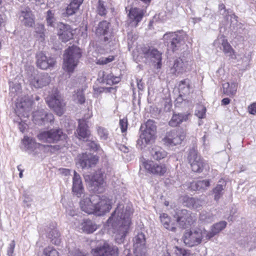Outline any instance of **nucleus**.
Masks as SVG:
<instances>
[{
    "label": "nucleus",
    "instance_id": "obj_1",
    "mask_svg": "<svg viewBox=\"0 0 256 256\" xmlns=\"http://www.w3.org/2000/svg\"><path fill=\"white\" fill-rule=\"evenodd\" d=\"M124 207L119 204L106 222L108 226L112 228L115 241L118 244L124 243L132 224L131 213Z\"/></svg>",
    "mask_w": 256,
    "mask_h": 256
},
{
    "label": "nucleus",
    "instance_id": "obj_2",
    "mask_svg": "<svg viewBox=\"0 0 256 256\" xmlns=\"http://www.w3.org/2000/svg\"><path fill=\"white\" fill-rule=\"evenodd\" d=\"M82 56V50L76 46L66 48L63 55V69L69 74H72L80 62Z\"/></svg>",
    "mask_w": 256,
    "mask_h": 256
},
{
    "label": "nucleus",
    "instance_id": "obj_3",
    "mask_svg": "<svg viewBox=\"0 0 256 256\" xmlns=\"http://www.w3.org/2000/svg\"><path fill=\"white\" fill-rule=\"evenodd\" d=\"M188 161L192 171L194 172H202L208 165L200 155L198 154L196 144H194L192 146L189 150Z\"/></svg>",
    "mask_w": 256,
    "mask_h": 256
},
{
    "label": "nucleus",
    "instance_id": "obj_4",
    "mask_svg": "<svg viewBox=\"0 0 256 256\" xmlns=\"http://www.w3.org/2000/svg\"><path fill=\"white\" fill-rule=\"evenodd\" d=\"M206 232L200 228L186 230L182 237L184 242L190 247L196 246L202 242Z\"/></svg>",
    "mask_w": 256,
    "mask_h": 256
},
{
    "label": "nucleus",
    "instance_id": "obj_5",
    "mask_svg": "<svg viewBox=\"0 0 256 256\" xmlns=\"http://www.w3.org/2000/svg\"><path fill=\"white\" fill-rule=\"evenodd\" d=\"M142 165L148 172L156 176H164L168 172V166L165 163L144 159Z\"/></svg>",
    "mask_w": 256,
    "mask_h": 256
},
{
    "label": "nucleus",
    "instance_id": "obj_6",
    "mask_svg": "<svg viewBox=\"0 0 256 256\" xmlns=\"http://www.w3.org/2000/svg\"><path fill=\"white\" fill-rule=\"evenodd\" d=\"M164 38L167 43L168 50L175 52L180 50L185 44L184 36L176 32H168L164 35Z\"/></svg>",
    "mask_w": 256,
    "mask_h": 256
},
{
    "label": "nucleus",
    "instance_id": "obj_7",
    "mask_svg": "<svg viewBox=\"0 0 256 256\" xmlns=\"http://www.w3.org/2000/svg\"><path fill=\"white\" fill-rule=\"evenodd\" d=\"M46 100L49 107L57 115L61 116L64 114L65 111L66 104L62 99L57 90H56L54 95L48 96Z\"/></svg>",
    "mask_w": 256,
    "mask_h": 256
},
{
    "label": "nucleus",
    "instance_id": "obj_8",
    "mask_svg": "<svg viewBox=\"0 0 256 256\" xmlns=\"http://www.w3.org/2000/svg\"><path fill=\"white\" fill-rule=\"evenodd\" d=\"M37 137L40 140L44 142L55 143L62 138H66L67 136L64 134L61 129H51L41 132Z\"/></svg>",
    "mask_w": 256,
    "mask_h": 256
},
{
    "label": "nucleus",
    "instance_id": "obj_9",
    "mask_svg": "<svg viewBox=\"0 0 256 256\" xmlns=\"http://www.w3.org/2000/svg\"><path fill=\"white\" fill-rule=\"evenodd\" d=\"M186 138V133L179 129L173 130L166 133L162 139L164 144L167 146H174L182 144Z\"/></svg>",
    "mask_w": 256,
    "mask_h": 256
},
{
    "label": "nucleus",
    "instance_id": "obj_10",
    "mask_svg": "<svg viewBox=\"0 0 256 256\" xmlns=\"http://www.w3.org/2000/svg\"><path fill=\"white\" fill-rule=\"evenodd\" d=\"M174 218L177 222L184 228L193 225L196 220L195 216L186 210L178 211L174 215Z\"/></svg>",
    "mask_w": 256,
    "mask_h": 256
},
{
    "label": "nucleus",
    "instance_id": "obj_11",
    "mask_svg": "<svg viewBox=\"0 0 256 256\" xmlns=\"http://www.w3.org/2000/svg\"><path fill=\"white\" fill-rule=\"evenodd\" d=\"M86 182H87L89 185L93 188L92 190L94 191L100 192L99 190L103 188L104 183V173L100 170L96 171L93 175H86L84 176Z\"/></svg>",
    "mask_w": 256,
    "mask_h": 256
},
{
    "label": "nucleus",
    "instance_id": "obj_12",
    "mask_svg": "<svg viewBox=\"0 0 256 256\" xmlns=\"http://www.w3.org/2000/svg\"><path fill=\"white\" fill-rule=\"evenodd\" d=\"M91 252L93 256H118V249L116 246L104 242L102 246L92 249Z\"/></svg>",
    "mask_w": 256,
    "mask_h": 256
},
{
    "label": "nucleus",
    "instance_id": "obj_13",
    "mask_svg": "<svg viewBox=\"0 0 256 256\" xmlns=\"http://www.w3.org/2000/svg\"><path fill=\"white\" fill-rule=\"evenodd\" d=\"M36 58L37 67L44 70L52 68L56 62L55 58L50 56H47L42 52L36 54Z\"/></svg>",
    "mask_w": 256,
    "mask_h": 256
},
{
    "label": "nucleus",
    "instance_id": "obj_14",
    "mask_svg": "<svg viewBox=\"0 0 256 256\" xmlns=\"http://www.w3.org/2000/svg\"><path fill=\"white\" fill-rule=\"evenodd\" d=\"M74 134L79 140L88 141L91 136V132L86 120L84 118L78 120V126Z\"/></svg>",
    "mask_w": 256,
    "mask_h": 256
},
{
    "label": "nucleus",
    "instance_id": "obj_15",
    "mask_svg": "<svg viewBox=\"0 0 256 256\" xmlns=\"http://www.w3.org/2000/svg\"><path fill=\"white\" fill-rule=\"evenodd\" d=\"M146 11L137 7L131 8L128 14L130 24L137 27L144 17Z\"/></svg>",
    "mask_w": 256,
    "mask_h": 256
},
{
    "label": "nucleus",
    "instance_id": "obj_16",
    "mask_svg": "<svg viewBox=\"0 0 256 256\" xmlns=\"http://www.w3.org/2000/svg\"><path fill=\"white\" fill-rule=\"evenodd\" d=\"M112 201L106 196L100 197L96 202V212L98 216H102L108 212L112 209Z\"/></svg>",
    "mask_w": 256,
    "mask_h": 256
},
{
    "label": "nucleus",
    "instance_id": "obj_17",
    "mask_svg": "<svg viewBox=\"0 0 256 256\" xmlns=\"http://www.w3.org/2000/svg\"><path fill=\"white\" fill-rule=\"evenodd\" d=\"M54 120L53 114L46 112L44 110H38L33 112L32 121L36 124L42 125L46 122H54Z\"/></svg>",
    "mask_w": 256,
    "mask_h": 256
},
{
    "label": "nucleus",
    "instance_id": "obj_18",
    "mask_svg": "<svg viewBox=\"0 0 256 256\" xmlns=\"http://www.w3.org/2000/svg\"><path fill=\"white\" fill-rule=\"evenodd\" d=\"M98 196H92L90 198H86L80 202V206L82 210L88 214H95L96 212V202Z\"/></svg>",
    "mask_w": 256,
    "mask_h": 256
},
{
    "label": "nucleus",
    "instance_id": "obj_19",
    "mask_svg": "<svg viewBox=\"0 0 256 256\" xmlns=\"http://www.w3.org/2000/svg\"><path fill=\"white\" fill-rule=\"evenodd\" d=\"M134 253L136 256H146V238L144 234H138L135 238L134 244Z\"/></svg>",
    "mask_w": 256,
    "mask_h": 256
},
{
    "label": "nucleus",
    "instance_id": "obj_20",
    "mask_svg": "<svg viewBox=\"0 0 256 256\" xmlns=\"http://www.w3.org/2000/svg\"><path fill=\"white\" fill-rule=\"evenodd\" d=\"M57 34L59 39L65 42L72 39L74 36L70 26L62 22L58 24Z\"/></svg>",
    "mask_w": 256,
    "mask_h": 256
},
{
    "label": "nucleus",
    "instance_id": "obj_21",
    "mask_svg": "<svg viewBox=\"0 0 256 256\" xmlns=\"http://www.w3.org/2000/svg\"><path fill=\"white\" fill-rule=\"evenodd\" d=\"M142 52L146 58H154L157 61L156 68H160L162 66V54L156 48H151L149 46H144L142 48Z\"/></svg>",
    "mask_w": 256,
    "mask_h": 256
},
{
    "label": "nucleus",
    "instance_id": "obj_22",
    "mask_svg": "<svg viewBox=\"0 0 256 256\" xmlns=\"http://www.w3.org/2000/svg\"><path fill=\"white\" fill-rule=\"evenodd\" d=\"M98 162V157L90 154H82L78 159V164L82 168L94 166Z\"/></svg>",
    "mask_w": 256,
    "mask_h": 256
},
{
    "label": "nucleus",
    "instance_id": "obj_23",
    "mask_svg": "<svg viewBox=\"0 0 256 256\" xmlns=\"http://www.w3.org/2000/svg\"><path fill=\"white\" fill-rule=\"evenodd\" d=\"M50 78L46 73H41L35 76L30 82L31 84L36 88H42L48 85Z\"/></svg>",
    "mask_w": 256,
    "mask_h": 256
},
{
    "label": "nucleus",
    "instance_id": "obj_24",
    "mask_svg": "<svg viewBox=\"0 0 256 256\" xmlns=\"http://www.w3.org/2000/svg\"><path fill=\"white\" fill-rule=\"evenodd\" d=\"M72 190L74 194L78 198L81 196L84 191L80 176L76 171L72 179Z\"/></svg>",
    "mask_w": 256,
    "mask_h": 256
},
{
    "label": "nucleus",
    "instance_id": "obj_25",
    "mask_svg": "<svg viewBox=\"0 0 256 256\" xmlns=\"http://www.w3.org/2000/svg\"><path fill=\"white\" fill-rule=\"evenodd\" d=\"M156 132L142 130L140 138L137 140V144L140 146L141 148L144 144V142L146 144H148L150 142H154L156 138Z\"/></svg>",
    "mask_w": 256,
    "mask_h": 256
},
{
    "label": "nucleus",
    "instance_id": "obj_26",
    "mask_svg": "<svg viewBox=\"0 0 256 256\" xmlns=\"http://www.w3.org/2000/svg\"><path fill=\"white\" fill-rule=\"evenodd\" d=\"M187 62H184L182 59L178 58L174 61L173 66L171 68L172 73L174 74H182L186 72L188 67Z\"/></svg>",
    "mask_w": 256,
    "mask_h": 256
},
{
    "label": "nucleus",
    "instance_id": "obj_27",
    "mask_svg": "<svg viewBox=\"0 0 256 256\" xmlns=\"http://www.w3.org/2000/svg\"><path fill=\"white\" fill-rule=\"evenodd\" d=\"M189 116L190 114H174L168 122V124L171 127L178 126L182 122L188 120Z\"/></svg>",
    "mask_w": 256,
    "mask_h": 256
},
{
    "label": "nucleus",
    "instance_id": "obj_28",
    "mask_svg": "<svg viewBox=\"0 0 256 256\" xmlns=\"http://www.w3.org/2000/svg\"><path fill=\"white\" fill-rule=\"evenodd\" d=\"M181 198L183 204L188 208L196 210L202 206V202L198 198L190 197L187 195L183 196Z\"/></svg>",
    "mask_w": 256,
    "mask_h": 256
},
{
    "label": "nucleus",
    "instance_id": "obj_29",
    "mask_svg": "<svg viewBox=\"0 0 256 256\" xmlns=\"http://www.w3.org/2000/svg\"><path fill=\"white\" fill-rule=\"evenodd\" d=\"M21 16L23 17L22 21L26 26L32 27L34 24V18L30 8L21 12Z\"/></svg>",
    "mask_w": 256,
    "mask_h": 256
},
{
    "label": "nucleus",
    "instance_id": "obj_30",
    "mask_svg": "<svg viewBox=\"0 0 256 256\" xmlns=\"http://www.w3.org/2000/svg\"><path fill=\"white\" fill-rule=\"evenodd\" d=\"M223 93L230 96H234L236 93L238 84L236 82H226L222 84Z\"/></svg>",
    "mask_w": 256,
    "mask_h": 256
},
{
    "label": "nucleus",
    "instance_id": "obj_31",
    "mask_svg": "<svg viewBox=\"0 0 256 256\" xmlns=\"http://www.w3.org/2000/svg\"><path fill=\"white\" fill-rule=\"evenodd\" d=\"M226 222L224 221H221L214 224L212 228L211 232H206V239L210 240L212 238L214 235L224 230L226 227Z\"/></svg>",
    "mask_w": 256,
    "mask_h": 256
},
{
    "label": "nucleus",
    "instance_id": "obj_32",
    "mask_svg": "<svg viewBox=\"0 0 256 256\" xmlns=\"http://www.w3.org/2000/svg\"><path fill=\"white\" fill-rule=\"evenodd\" d=\"M160 221L164 226L167 230L175 232L176 230V224L174 222H172L170 218L166 214L162 213L160 216Z\"/></svg>",
    "mask_w": 256,
    "mask_h": 256
},
{
    "label": "nucleus",
    "instance_id": "obj_33",
    "mask_svg": "<svg viewBox=\"0 0 256 256\" xmlns=\"http://www.w3.org/2000/svg\"><path fill=\"white\" fill-rule=\"evenodd\" d=\"M151 155L154 160L160 161L167 156L168 152L162 148L155 146L152 150Z\"/></svg>",
    "mask_w": 256,
    "mask_h": 256
},
{
    "label": "nucleus",
    "instance_id": "obj_34",
    "mask_svg": "<svg viewBox=\"0 0 256 256\" xmlns=\"http://www.w3.org/2000/svg\"><path fill=\"white\" fill-rule=\"evenodd\" d=\"M110 26V22L106 20H102L96 28V34L98 36L106 35L108 32Z\"/></svg>",
    "mask_w": 256,
    "mask_h": 256
},
{
    "label": "nucleus",
    "instance_id": "obj_35",
    "mask_svg": "<svg viewBox=\"0 0 256 256\" xmlns=\"http://www.w3.org/2000/svg\"><path fill=\"white\" fill-rule=\"evenodd\" d=\"M210 186V182L208 180L193 182L190 184V188L193 190H200L206 189Z\"/></svg>",
    "mask_w": 256,
    "mask_h": 256
},
{
    "label": "nucleus",
    "instance_id": "obj_36",
    "mask_svg": "<svg viewBox=\"0 0 256 256\" xmlns=\"http://www.w3.org/2000/svg\"><path fill=\"white\" fill-rule=\"evenodd\" d=\"M82 229L87 234L94 232L98 229V226L90 220H84L82 222Z\"/></svg>",
    "mask_w": 256,
    "mask_h": 256
},
{
    "label": "nucleus",
    "instance_id": "obj_37",
    "mask_svg": "<svg viewBox=\"0 0 256 256\" xmlns=\"http://www.w3.org/2000/svg\"><path fill=\"white\" fill-rule=\"evenodd\" d=\"M190 80L186 78L180 80L178 85V89L180 96L186 95L190 92Z\"/></svg>",
    "mask_w": 256,
    "mask_h": 256
},
{
    "label": "nucleus",
    "instance_id": "obj_38",
    "mask_svg": "<svg viewBox=\"0 0 256 256\" xmlns=\"http://www.w3.org/2000/svg\"><path fill=\"white\" fill-rule=\"evenodd\" d=\"M218 182H222V184H218L212 190L214 194V199L216 201H218L222 196L223 194L222 190L226 185V183L223 179L220 180Z\"/></svg>",
    "mask_w": 256,
    "mask_h": 256
},
{
    "label": "nucleus",
    "instance_id": "obj_39",
    "mask_svg": "<svg viewBox=\"0 0 256 256\" xmlns=\"http://www.w3.org/2000/svg\"><path fill=\"white\" fill-rule=\"evenodd\" d=\"M22 143L27 150H34L37 146H40V144L37 143L35 140L25 136L22 140Z\"/></svg>",
    "mask_w": 256,
    "mask_h": 256
},
{
    "label": "nucleus",
    "instance_id": "obj_40",
    "mask_svg": "<svg viewBox=\"0 0 256 256\" xmlns=\"http://www.w3.org/2000/svg\"><path fill=\"white\" fill-rule=\"evenodd\" d=\"M28 100H26L23 98H21L20 100H18L16 104V112L19 116L22 112H25L26 108L28 106Z\"/></svg>",
    "mask_w": 256,
    "mask_h": 256
},
{
    "label": "nucleus",
    "instance_id": "obj_41",
    "mask_svg": "<svg viewBox=\"0 0 256 256\" xmlns=\"http://www.w3.org/2000/svg\"><path fill=\"white\" fill-rule=\"evenodd\" d=\"M102 78L104 82L109 85L116 84L120 80V77L114 76L112 73L106 75L104 74Z\"/></svg>",
    "mask_w": 256,
    "mask_h": 256
},
{
    "label": "nucleus",
    "instance_id": "obj_42",
    "mask_svg": "<svg viewBox=\"0 0 256 256\" xmlns=\"http://www.w3.org/2000/svg\"><path fill=\"white\" fill-rule=\"evenodd\" d=\"M222 46L223 52L226 54H228L232 58H236L235 51L232 48L230 44L228 43L226 39L222 40Z\"/></svg>",
    "mask_w": 256,
    "mask_h": 256
},
{
    "label": "nucleus",
    "instance_id": "obj_43",
    "mask_svg": "<svg viewBox=\"0 0 256 256\" xmlns=\"http://www.w3.org/2000/svg\"><path fill=\"white\" fill-rule=\"evenodd\" d=\"M144 129L143 130L152 132L156 133L157 127L156 125V122L154 120H148L143 126H141V128Z\"/></svg>",
    "mask_w": 256,
    "mask_h": 256
},
{
    "label": "nucleus",
    "instance_id": "obj_44",
    "mask_svg": "<svg viewBox=\"0 0 256 256\" xmlns=\"http://www.w3.org/2000/svg\"><path fill=\"white\" fill-rule=\"evenodd\" d=\"M80 4L72 0L66 8V13L68 16H71L75 14L79 9Z\"/></svg>",
    "mask_w": 256,
    "mask_h": 256
},
{
    "label": "nucleus",
    "instance_id": "obj_45",
    "mask_svg": "<svg viewBox=\"0 0 256 256\" xmlns=\"http://www.w3.org/2000/svg\"><path fill=\"white\" fill-rule=\"evenodd\" d=\"M96 12L98 15L102 16H104L106 15L107 10L105 5V2L104 1L98 0L96 6Z\"/></svg>",
    "mask_w": 256,
    "mask_h": 256
},
{
    "label": "nucleus",
    "instance_id": "obj_46",
    "mask_svg": "<svg viewBox=\"0 0 256 256\" xmlns=\"http://www.w3.org/2000/svg\"><path fill=\"white\" fill-rule=\"evenodd\" d=\"M59 236L60 234L58 230L56 228L52 230L48 234V237L51 239L52 242L54 244H57L60 242L58 239Z\"/></svg>",
    "mask_w": 256,
    "mask_h": 256
},
{
    "label": "nucleus",
    "instance_id": "obj_47",
    "mask_svg": "<svg viewBox=\"0 0 256 256\" xmlns=\"http://www.w3.org/2000/svg\"><path fill=\"white\" fill-rule=\"evenodd\" d=\"M42 256H59V254L53 247L48 246L44 248Z\"/></svg>",
    "mask_w": 256,
    "mask_h": 256
},
{
    "label": "nucleus",
    "instance_id": "obj_48",
    "mask_svg": "<svg viewBox=\"0 0 256 256\" xmlns=\"http://www.w3.org/2000/svg\"><path fill=\"white\" fill-rule=\"evenodd\" d=\"M54 12L52 10H49L47 12L46 20L47 24L48 26H53L55 18L54 17Z\"/></svg>",
    "mask_w": 256,
    "mask_h": 256
},
{
    "label": "nucleus",
    "instance_id": "obj_49",
    "mask_svg": "<svg viewBox=\"0 0 256 256\" xmlns=\"http://www.w3.org/2000/svg\"><path fill=\"white\" fill-rule=\"evenodd\" d=\"M115 56H110L108 58L102 57L98 60L96 63L99 64H106L114 60Z\"/></svg>",
    "mask_w": 256,
    "mask_h": 256
},
{
    "label": "nucleus",
    "instance_id": "obj_50",
    "mask_svg": "<svg viewBox=\"0 0 256 256\" xmlns=\"http://www.w3.org/2000/svg\"><path fill=\"white\" fill-rule=\"evenodd\" d=\"M97 132L100 138L103 140H106L108 138V133L104 128L98 126L97 128Z\"/></svg>",
    "mask_w": 256,
    "mask_h": 256
},
{
    "label": "nucleus",
    "instance_id": "obj_51",
    "mask_svg": "<svg viewBox=\"0 0 256 256\" xmlns=\"http://www.w3.org/2000/svg\"><path fill=\"white\" fill-rule=\"evenodd\" d=\"M119 125L122 132H124L127 130L128 121L126 117L120 119L119 122Z\"/></svg>",
    "mask_w": 256,
    "mask_h": 256
},
{
    "label": "nucleus",
    "instance_id": "obj_52",
    "mask_svg": "<svg viewBox=\"0 0 256 256\" xmlns=\"http://www.w3.org/2000/svg\"><path fill=\"white\" fill-rule=\"evenodd\" d=\"M44 26L42 24H38L36 28V32L40 34V37L42 40L44 36Z\"/></svg>",
    "mask_w": 256,
    "mask_h": 256
},
{
    "label": "nucleus",
    "instance_id": "obj_53",
    "mask_svg": "<svg viewBox=\"0 0 256 256\" xmlns=\"http://www.w3.org/2000/svg\"><path fill=\"white\" fill-rule=\"evenodd\" d=\"M76 99L80 104H82L85 102V97L82 90H78L76 92Z\"/></svg>",
    "mask_w": 256,
    "mask_h": 256
},
{
    "label": "nucleus",
    "instance_id": "obj_54",
    "mask_svg": "<svg viewBox=\"0 0 256 256\" xmlns=\"http://www.w3.org/2000/svg\"><path fill=\"white\" fill-rule=\"evenodd\" d=\"M15 245L16 244L14 240H12L7 250V254L8 256H13Z\"/></svg>",
    "mask_w": 256,
    "mask_h": 256
},
{
    "label": "nucleus",
    "instance_id": "obj_55",
    "mask_svg": "<svg viewBox=\"0 0 256 256\" xmlns=\"http://www.w3.org/2000/svg\"><path fill=\"white\" fill-rule=\"evenodd\" d=\"M206 109L204 107H202L200 110L196 111V115L200 118H203L206 116Z\"/></svg>",
    "mask_w": 256,
    "mask_h": 256
},
{
    "label": "nucleus",
    "instance_id": "obj_56",
    "mask_svg": "<svg viewBox=\"0 0 256 256\" xmlns=\"http://www.w3.org/2000/svg\"><path fill=\"white\" fill-rule=\"evenodd\" d=\"M248 112L253 115L256 114V102L251 104L248 108Z\"/></svg>",
    "mask_w": 256,
    "mask_h": 256
},
{
    "label": "nucleus",
    "instance_id": "obj_57",
    "mask_svg": "<svg viewBox=\"0 0 256 256\" xmlns=\"http://www.w3.org/2000/svg\"><path fill=\"white\" fill-rule=\"evenodd\" d=\"M89 146L91 149L94 151H98L100 148V146L94 141H92L89 143Z\"/></svg>",
    "mask_w": 256,
    "mask_h": 256
},
{
    "label": "nucleus",
    "instance_id": "obj_58",
    "mask_svg": "<svg viewBox=\"0 0 256 256\" xmlns=\"http://www.w3.org/2000/svg\"><path fill=\"white\" fill-rule=\"evenodd\" d=\"M112 88L100 87V88H95L94 90H95V91H96L97 92H98L99 93H102V92H110V90Z\"/></svg>",
    "mask_w": 256,
    "mask_h": 256
},
{
    "label": "nucleus",
    "instance_id": "obj_59",
    "mask_svg": "<svg viewBox=\"0 0 256 256\" xmlns=\"http://www.w3.org/2000/svg\"><path fill=\"white\" fill-rule=\"evenodd\" d=\"M176 248L178 252L182 255V256H189V254H188V252H187V251L184 250V249H183V248H179L178 247H176Z\"/></svg>",
    "mask_w": 256,
    "mask_h": 256
},
{
    "label": "nucleus",
    "instance_id": "obj_60",
    "mask_svg": "<svg viewBox=\"0 0 256 256\" xmlns=\"http://www.w3.org/2000/svg\"><path fill=\"white\" fill-rule=\"evenodd\" d=\"M230 100L229 98H224L222 100V104L227 105L230 103Z\"/></svg>",
    "mask_w": 256,
    "mask_h": 256
},
{
    "label": "nucleus",
    "instance_id": "obj_61",
    "mask_svg": "<svg viewBox=\"0 0 256 256\" xmlns=\"http://www.w3.org/2000/svg\"><path fill=\"white\" fill-rule=\"evenodd\" d=\"M4 26V20L3 18L2 14H0V30H2V27Z\"/></svg>",
    "mask_w": 256,
    "mask_h": 256
},
{
    "label": "nucleus",
    "instance_id": "obj_62",
    "mask_svg": "<svg viewBox=\"0 0 256 256\" xmlns=\"http://www.w3.org/2000/svg\"><path fill=\"white\" fill-rule=\"evenodd\" d=\"M218 9L220 10H224L225 12L227 11V10L226 8V6L224 4H220L218 5Z\"/></svg>",
    "mask_w": 256,
    "mask_h": 256
},
{
    "label": "nucleus",
    "instance_id": "obj_63",
    "mask_svg": "<svg viewBox=\"0 0 256 256\" xmlns=\"http://www.w3.org/2000/svg\"><path fill=\"white\" fill-rule=\"evenodd\" d=\"M26 128V124H21L20 123V130L22 132H24Z\"/></svg>",
    "mask_w": 256,
    "mask_h": 256
},
{
    "label": "nucleus",
    "instance_id": "obj_64",
    "mask_svg": "<svg viewBox=\"0 0 256 256\" xmlns=\"http://www.w3.org/2000/svg\"><path fill=\"white\" fill-rule=\"evenodd\" d=\"M20 165L18 166V170L20 171L19 176L20 178H22L23 176V170L20 168Z\"/></svg>",
    "mask_w": 256,
    "mask_h": 256
}]
</instances>
